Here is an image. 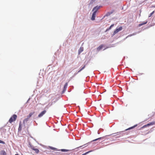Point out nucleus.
Returning a JSON list of instances; mask_svg holds the SVG:
<instances>
[{
	"instance_id": "f8f14e48",
	"label": "nucleus",
	"mask_w": 155,
	"mask_h": 155,
	"mask_svg": "<svg viewBox=\"0 0 155 155\" xmlns=\"http://www.w3.org/2000/svg\"><path fill=\"white\" fill-rule=\"evenodd\" d=\"M114 24H112L110 25V26L106 30V31H105V32H106L108 31H109L110 29H111V28L114 26Z\"/></svg>"
},
{
	"instance_id": "4d7b16f0",
	"label": "nucleus",
	"mask_w": 155,
	"mask_h": 155,
	"mask_svg": "<svg viewBox=\"0 0 155 155\" xmlns=\"http://www.w3.org/2000/svg\"><path fill=\"white\" fill-rule=\"evenodd\" d=\"M40 145L41 146H43V145L42 144H40Z\"/></svg>"
},
{
	"instance_id": "7c9ffc66",
	"label": "nucleus",
	"mask_w": 155,
	"mask_h": 155,
	"mask_svg": "<svg viewBox=\"0 0 155 155\" xmlns=\"http://www.w3.org/2000/svg\"><path fill=\"white\" fill-rule=\"evenodd\" d=\"M89 78H90V77L89 76H88L87 77H86V80L85 81L86 82H87L88 81H89Z\"/></svg>"
},
{
	"instance_id": "ea45409f",
	"label": "nucleus",
	"mask_w": 155,
	"mask_h": 155,
	"mask_svg": "<svg viewBox=\"0 0 155 155\" xmlns=\"http://www.w3.org/2000/svg\"><path fill=\"white\" fill-rule=\"evenodd\" d=\"M29 145H30L31 149H32V147H34L33 146H32L30 143H29Z\"/></svg>"
},
{
	"instance_id": "a878e982",
	"label": "nucleus",
	"mask_w": 155,
	"mask_h": 155,
	"mask_svg": "<svg viewBox=\"0 0 155 155\" xmlns=\"http://www.w3.org/2000/svg\"><path fill=\"white\" fill-rule=\"evenodd\" d=\"M137 126V124H136L134 125L133 126L130 127V129L131 130V129H133L135 127H136Z\"/></svg>"
},
{
	"instance_id": "e2e57ef3",
	"label": "nucleus",
	"mask_w": 155,
	"mask_h": 155,
	"mask_svg": "<svg viewBox=\"0 0 155 155\" xmlns=\"http://www.w3.org/2000/svg\"><path fill=\"white\" fill-rule=\"evenodd\" d=\"M70 92V90H69L68 92Z\"/></svg>"
},
{
	"instance_id": "c9c22d12",
	"label": "nucleus",
	"mask_w": 155,
	"mask_h": 155,
	"mask_svg": "<svg viewBox=\"0 0 155 155\" xmlns=\"http://www.w3.org/2000/svg\"><path fill=\"white\" fill-rule=\"evenodd\" d=\"M99 130L100 132H103L104 131V129L102 128H101L99 129Z\"/></svg>"
},
{
	"instance_id": "bb28decb",
	"label": "nucleus",
	"mask_w": 155,
	"mask_h": 155,
	"mask_svg": "<svg viewBox=\"0 0 155 155\" xmlns=\"http://www.w3.org/2000/svg\"><path fill=\"white\" fill-rule=\"evenodd\" d=\"M92 142V146H94L95 145H96V144H97L98 143V142Z\"/></svg>"
},
{
	"instance_id": "dca6fc26",
	"label": "nucleus",
	"mask_w": 155,
	"mask_h": 155,
	"mask_svg": "<svg viewBox=\"0 0 155 155\" xmlns=\"http://www.w3.org/2000/svg\"><path fill=\"white\" fill-rule=\"evenodd\" d=\"M103 45H100L97 48V50L98 51H99L101 50L103 47Z\"/></svg>"
},
{
	"instance_id": "09e8293b",
	"label": "nucleus",
	"mask_w": 155,
	"mask_h": 155,
	"mask_svg": "<svg viewBox=\"0 0 155 155\" xmlns=\"http://www.w3.org/2000/svg\"><path fill=\"white\" fill-rule=\"evenodd\" d=\"M73 78H74V77H73V76H72L71 77H70V80L71 79H72Z\"/></svg>"
},
{
	"instance_id": "f257e3e1",
	"label": "nucleus",
	"mask_w": 155,
	"mask_h": 155,
	"mask_svg": "<svg viewBox=\"0 0 155 155\" xmlns=\"http://www.w3.org/2000/svg\"><path fill=\"white\" fill-rule=\"evenodd\" d=\"M122 29V27L121 26H120L119 27H117L114 30L113 33L111 35L112 37H113L115 34L117 33L119 31H121Z\"/></svg>"
},
{
	"instance_id": "72a5a7b5",
	"label": "nucleus",
	"mask_w": 155,
	"mask_h": 155,
	"mask_svg": "<svg viewBox=\"0 0 155 155\" xmlns=\"http://www.w3.org/2000/svg\"><path fill=\"white\" fill-rule=\"evenodd\" d=\"M79 72H78V71L77 72H75L74 74L73 75V77H74L75 76H76L78 73Z\"/></svg>"
},
{
	"instance_id": "ddd939ff",
	"label": "nucleus",
	"mask_w": 155,
	"mask_h": 155,
	"mask_svg": "<svg viewBox=\"0 0 155 155\" xmlns=\"http://www.w3.org/2000/svg\"><path fill=\"white\" fill-rule=\"evenodd\" d=\"M1 155H7V153L5 150H2L0 151Z\"/></svg>"
},
{
	"instance_id": "f3484780",
	"label": "nucleus",
	"mask_w": 155,
	"mask_h": 155,
	"mask_svg": "<svg viewBox=\"0 0 155 155\" xmlns=\"http://www.w3.org/2000/svg\"><path fill=\"white\" fill-rule=\"evenodd\" d=\"M35 113V112H33L30 113L27 116V117L29 118Z\"/></svg>"
},
{
	"instance_id": "6e6d98bb",
	"label": "nucleus",
	"mask_w": 155,
	"mask_h": 155,
	"mask_svg": "<svg viewBox=\"0 0 155 155\" xmlns=\"http://www.w3.org/2000/svg\"><path fill=\"white\" fill-rule=\"evenodd\" d=\"M129 70H130V71H132V69H131V68H130V69H129Z\"/></svg>"
},
{
	"instance_id": "c85d7f7f",
	"label": "nucleus",
	"mask_w": 155,
	"mask_h": 155,
	"mask_svg": "<svg viewBox=\"0 0 155 155\" xmlns=\"http://www.w3.org/2000/svg\"><path fill=\"white\" fill-rule=\"evenodd\" d=\"M84 146V145H83L81 146H80L79 147H77V148H75L74 149L76 151H78V149L79 148L81 147H82Z\"/></svg>"
},
{
	"instance_id": "c756f323",
	"label": "nucleus",
	"mask_w": 155,
	"mask_h": 155,
	"mask_svg": "<svg viewBox=\"0 0 155 155\" xmlns=\"http://www.w3.org/2000/svg\"><path fill=\"white\" fill-rule=\"evenodd\" d=\"M111 135V134H110V135H106V136H105L101 137V138H102L101 140H104V139H105V137H107V136H110Z\"/></svg>"
},
{
	"instance_id": "bf43d9fd",
	"label": "nucleus",
	"mask_w": 155,
	"mask_h": 155,
	"mask_svg": "<svg viewBox=\"0 0 155 155\" xmlns=\"http://www.w3.org/2000/svg\"><path fill=\"white\" fill-rule=\"evenodd\" d=\"M15 155H19L18 153L16 154Z\"/></svg>"
},
{
	"instance_id": "f03ea898",
	"label": "nucleus",
	"mask_w": 155,
	"mask_h": 155,
	"mask_svg": "<svg viewBox=\"0 0 155 155\" xmlns=\"http://www.w3.org/2000/svg\"><path fill=\"white\" fill-rule=\"evenodd\" d=\"M17 117V115L16 114H13L10 118L9 122L10 123H12V122L15 121L16 120Z\"/></svg>"
},
{
	"instance_id": "a18cd8bd",
	"label": "nucleus",
	"mask_w": 155,
	"mask_h": 155,
	"mask_svg": "<svg viewBox=\"0 0 155 155\" xmlns=\"http://www.w3.org/2000/svg\"><path fill=\"white\" fill-rule=\"evenodd\" d=\"M3 131V132L5 133L6 132V129H4Z\"/></svg>"
},
{
	"instance_id": "4c0bfd02",
	"label": "nucleus",
	"mask_w": 155,
	"mask_h": 155,
	"mask_svg": "<svg viewBox=\"0 0 155 155\" xmlns=\"http://www.w3.org/2000/svg\"><path fill=\"white\" fill-rule=\"evenodd\" d=\"M65 91L63 89L62 91L61 92V94H63L65 92Z\"/></svg>"
},
{
	"instance_id": "4be33fe9",
	"label": "nucleus",
	"mask_w": 155,
	"mask_h": 155,
	"mask_svg": "<svg viewBox=\"0 0 155 155\" xmlns=\"http://www.w3.org/2000/svg\"><path fill=\"white\" fill-rule=\"evenodd\" d=\"M149 126H152L155 124V121L150 122L148 123Z\"/></svg>"
},
{
	"instance_id": "b1692460",
	"label": "nucleus",
	"mask_w": 155,
	"mask_h": 155,
	"mask_svg": "<svg viewBox=\"0 0 155 155\" xmlns=\"http://www.w3.org/2000/svg\"><path fill=\"white\" fill-rule=\"evenodd\" d=\"M94 150H90V151H89L87 152L84 153H83V154L84 155H87V154L91 152H93V151H94Z\"/></svg>"
},
{
	"instance_id": "f704fd0d",
	"label": "nucleus",
	"mask_w": 155,
	"mask_h": 155,
	"mask_svg": "<svg viewBox=\"0 0 155 155\" xmlns=\"http://www.w3.org/2000/svg\"><path fill=\"white\" fill-rule=\"evenodd\" d=\"M135 34H134V33H133V34H130V35H129L126 38H127V37H130L131 36H132L133 35H135Z\"/></svg>"
},
{
	"instance_id": "9b49d317",
	"label": "nucleus",
	"mask_w": 155,
	"mask_h": 155,
	"mask_svg": "<svg viewBox=\"0 0 155 155\" xmlns=\"http://www.w3.org/2000/svg\"><path fill=\"white\" fill-rule=\"evenodd\" d=\"M32 149L33 150L35 151V153L36 154H38L39 153V150L35 148L34 147H32Z\"/></svg>"
},
{
	"instance_id": "8fccbe9b",
	"label": "nucleus",
	"mask_w": 155,
	"mask_h": 155,
	"mask_svg": "<svg viewBox=\"0 0 155 155\" xmlns=\"http://www.w3.org/2000/svg\"><path fill=\"white\" fill-rule=\"evenodd\" d=\"M125 59V57L124 56L122 60H124Z\"/></svg>"
},
{
	"instance_id": "0eeeda50",
	"label": "nucleus",
	"mask_w": 155,
	"mask_h": 155,
	"mask_svg": "<svg viewBox=\"0 0 155 155\" xmlns=\"http://www.w3.org/2000/svg\"><path fill=\"white\" fill-rule=\"evenodd\" d=\"M97 13L93 12L92 15L91 20L92 21L95 20L96 16V14Z\"/></svg>"
},
{
	"instance_id": "20e7f679",
	"label": "nucleus",
	"mask_w": 155,
	"mask_h": 155,
	"mask_svg": "<svg viewBox=\"0 0 155 155\" xmlns=\"http://www.w3.org/2000/svg\"><path fill=\"white\" fill-rule=\"evenodd\" d=\"M127 134V133H125V131L124 130L123 131H121L119 132H117V133H116L114 134H111V135H113L114 134H116L115 135L113 136H115L117 135H121V136H123L124 134Z\"/></svg>"
},
{
	"instance_id": "69168bd1",
	"label": "nucleus",
	"mask_w": 155,
	"mask_h": 155,
	"mask_svg": "<svg viewBox=\"0 0 155 155\" xmlns=\"http://www.w3.org/2000/svg\"><path fill=\"white\" fill-rule=\"evenodd\" d=\"M21 155H23L22 154H21Z\"/></svg>"
},
{
	"instance_id": "79ce46f5",
	"label": "nucleus",
	"mask_w": 155,
	"mask_h": 155,
	"mask_svg": "<svg viewBox=\"0 0 155 155\" xmlns=\"http://www.w3.org/2000/svg\"><path fill=\"white\" fill-rule=\"evenodd\" d=\"M97 139H98V140H101L102 138H101V137H100L97 138Z\"/></svg>"
},
{
	"instance_id": "de8ad7c7",
	"label": "nucleus",
	"mask_w": 155,
	"mask_h": 155,
	"mask_svg": "<svg viewBox=\"0 0 155 155\" xmlns=\"http://www.w3.org/2000/svg\"><path fill=\"white\" fill-rule=\"evenodd\" d=\"M141 12V10H140V14H139V16H140V13Z\"/></svg>"
},
{
	"instance_id": "5701e85b",
	"label": "nucleus",
	"mask_w": 155,
	"mask_h": 155,
	"mask_svg": "<svg viewBox=\"0 0 155 155\" xmlns=\"http://www.w3.org/2000/svg\"><path fill=\"white\" fill-rule=\"evenodd\" d=\"M96 0H90L89 3L88 4V5L90 6Z\"/></svg>"
},
{
	"instance_id": "052dcab7",
	"label": "nucleus",
	"mask_w": 155,
	"mask_h": 155,
	"mask_svg": "<svg viewBox=\"0 0 155 155\" xmlns=\"http://www.w3.org/2000/svg\"><path fill=\"white\" fill-rule=\"evenodd\" d=\"M126 68H128V67H126Z\"/></svg>"
},
{
	"instance_id": "5fc2aeb1",
	"label": "nucleus",
	"mask_w": 155,
	"mask_h": 155,
	"mask_svg": "<svg viewBox=\"0 0 155 155\" xmlns=\"http://www.w3.org/2000/svg\"><path fill=\"white\" fill-rule=\"evenodd\" d=\"M34 122H35L36 123V125H37L38 124H37V123H36L35 121H35H34Z\"/></svg>"
},
{
	"instance_id": "0e129e2a",
	"label": "nucleus",
	"mask_w": 155,
	"mask_h": 155,
	"mask_svg": "<svg viewBox=\"0 0 155 155\" xmlns=\"http://www.w3.org/2000/svg\"><path fill=\"white\" fill-rule=\"evenodd\" d=\"M81 155H84L83 154H82Z\"/></svg>"
},
{
	"instance_id": "9d476101",
	"label": "nucleus",
	"mask_w": 155,
	"mask_h": 155,
	"mask_svg": "<svg viewBox=\"0 0 155 155\" xmlns=\"http://www.w3.org/2000/svg\"><path fill=\"white\" fill-rule=\"evenodd\" d=\"M147 21H143L141 22V23L139 24L138 25V26L139 27H140L143 25L146 24L147 23Z\"/></svg>"
},
{
	"instance_id": "6e6552de",
	"label": "nucleus",
	"mask_w": 155,
	"mask_h": 155,
	"mask_svg": "<svg viewBox=\"0 0 155 155\" xmlns=\"http://www.w3.org/2000/svg\"><path fill=\"white\" fill-rule=\"evenodd\" d=\"M98 139H97H97H94V140L91 141L90 142H88L87 143H86L84 145H86V146H85L84 147H86L87 146L88 144H90L91 143H92L93 142L96 141H98Z\"/></svg>"
},
{
	"instance_id": "393cba45",
	"label": "nucleus",
	"mask_w": 155,
	"mask_h": 155,
	"mask_svg": "<svg viewBox=\"0 0 155 155\" xmlns=\"http://www.w3.org/2000/svg\"><path fill=\"white\" fill-rule=\"evenodd\" d=\"M29 118L27 117V118H25L23 121V124H25V122H27L29 120Z\"/></svg>"
},
{
	"instance_id": "680f3d73",
	"label": "nucleus",
	"mask_w": 155,
	"mask_h": 155,
	"mask_svg": "<svg viewBox=\"0 0 155 155\" xmlns=\"http://www.w3.org/2000/svg\"><path fill=\"white\" fill-rule=\"evenodd\" d=\"M70 92V90H69L68 92Z\"/></svg>"
},
{
	"instance_id": "2f4dec72",
	"label": "nucleus",
	"mask_w": 155,
	"mask_h": 155,
	"mask_svg": "<svg viewBox=\"0 0 155 155\" xmlns=\"http://www.w3.org/2000/svg\"><path fill=\"white\" fill-rule=\"evenodd\" d=\"M86 104L88 106H91V103H89V102L87 101L86 102Z\"/></svg>"
},
{
	"instance_id": "6ab92c4d",
	"label": "nucleus",
	"mask_w": 155,
	"mask_h": 155,
	"mask_svg": "<svg viewBox=\"0 0 155 155\" xmlns=\"http://www.w3.org/2000/svg\"><path fill=\"white\" fill-rule=\"evenodd\" d=\"M83 51V48L81 47L79 49L78 51V54H80Z\"/></svg>"
},
{
	"instance_id": "c03bdc74",
	"label": "nucleus",
	"mask_w": 155,
	"mask_h": 155,
	"mask_svg": "<svg viewBox=\"0 0 155 155\" xmlns=\"http://www.w3.org/2000/svg\"><path fill=\"white\" fill-rule=\"evenodd\" d=\"M143 74L142 73H139V74H138L137 75H142Z\"/></svg>"
},
{
	"instance_id": "58836bf2",
	"label": "nucleus",
	"mask_w": 155,
	"mask_h": 155,
	"mask_svg": "<svg viewBox=\"0 0 155 155\" xmlns=\"http://www.w3.org/2000/svg\"><path fill=\"white\" fill-rule=\"evenodd\" d=\"M29 145H30L31 149H32V147H34L33 146H32L30 143H29Z\"/></svg>"
},
{
	"instance_id": "2eb2a0df",
	"label": "nucleus",
	"mask_w": 155,
	"mask_h": 155,
	"mask_svg": "<svg viewBox=\"0 0 155 155\" xmlns=\"http://www.w3.org/2000/svg\"><path fill=\"white\" fill-rule=\"evenodd\" d=\"M70 150L66 149H61L58 150V151H61L63 152H66L70 151Z\"/></svg>"
},
{
	"instance_id": "37998d69",
	"label": "nucleus",
	"mask_w": 155,
	"mask_h": 155,
	"mask_svg": "<svg viewBox=\"0 0 155 155\" xmlns=\"http://www.w3.org/2000/svg\"><path fill=\"white\" fill-rule=\"evenodd\" d=\"M101 132L99 131V130L97 131L98 134H100Z\"/></svg>"
},
{
	"instance_id": "864d4df0",
	"label": "nucleus",
	"mask_w": 155,
	"mask_h": 155,
	"mask_svg": "<svg viewBox=\"0 0 155 155\" xmlns=\"http://www.w3.org/2000/svg\"><path fill=\"white\" fill-rule=\"evenodd\" d=\"M152 7L155 8V5H152Z\"/></svg>"
},
{
	"instance_id": "3c124183",
	"label": "nucleus",
	"mask_w": 155,
	"mask_h": 155,
	"mask_svg": "<svg viewBox=\"0 0 155 155\" xmlns=\"http://www.w3.org/2000/svg\"><path fill=\"white\" fill-rule=\"evenodd\" d=\"M33 139L36 142L38 143V142L36 141V140L35 138H34V139Z\"/></svg>"
},
{
	"instance_id": "a211bd4d",
	"label": "nucleus",
	"mask_w": 155,
	"mask_h": 155,
	"mask_svg": "<svg viewBox=\"0 0 155 155\" xmlns=\"http://www.w3.org/2000/svg\"><path fill=\"white\" fill-rule=\"evenodd\" d=\"M149 126L148 124H147L145 125L144 126H143L142 127H140V130H142L143 128H144L145 127H147Z\"/></svg>"
},
{
	"instance_id": "39448f33",
	"label": "nucleus",
	"mask_w": 155,
	"mask_h": 155,
	"mask_svg": "<svg viewBox=\"0 0 155 155\" xmlns=\"http://www.w3.org/2000/svg\"><path fill=\"white\" fill-rule=\"evenodd\" d=\"M46 110H44L41 111L38 115L37 117L34 118V119H36V118H40L42 117L46 112Z\"/></svg>"
},
{
	"instance_id": "cd10ccee",
	"label": "nucleus",
	"mask_w": 155,
	"mask_h": 155,
	"mask_svg": "<svg viewBox=\"0 0 155 155\" xmlns=\"http://www.w3.org/2000/svg\"><path fill=\"white\" fill-rule=\"evenodd\" d=\"M154 12H155L154 11H153L149 15L148 17L149 18V17H151L152 16V15L154 13Z\"/></svg>"
},
{
	"instance_id": "412c9836",
	"label": "nucleus",
	"mask_w": 155,
	"mask_h": 155,
	"mask_svg": "<svg viewBox=\"0 0 155 155\" xmlns=\"http://www.w3.org/2000/svg\"><path fill=\"white\" fill-rule=\"evenodd\" d=\"M49 147L52 150H55L56 151H58V149L56 148L53 147H52L50 146Z\"/></svg>"
},
{
	"instance_id": "13d9d810",
	"label": "nucleus",
	"mask_w": 155,
	"mask_h": 155,
	"mask_svg": "<svg viewBox=\"0 0 155 155\" xmlns=\"http://www.w3.org/2000/svg\"><path fill=\"white\" fill-rule=\"evenodd\" d=\"M150 27V26H148L146 28H145L144 29H146V28H149Z\"/></svg>"
},
{
	"instance_id": "4468645a",
	"label": "nucleus",
	"mask_w": 155,
	"mask_h": 155,
	"mask_svg": "<svg viewBox=\"0 0 155 155\" xmlns=\"http://www.w3.org/2000/svg\"><path fill=\"white\" fill-rule=\"evenodd\" d=\"M68 85V83L67 82L66 83L64 86L63 89L66 91L67 87Z\"/></svg>"
},
{
	"instance_id": "e433bc0d",
	"label": "nucleus",
	"mask_w": 155,
	"mask_h": 155,
	"mask_svg": "<svg viewBox=\"0 0 155 155\" xmlns=\"http://www.w3.org/2000/svg\"><path fill=\"white\" fill-rule=\"evenodd\" d=\"M130 127L125 129V130H124V131H125V132L126 131H127L128 130H130Z\"/></svg>"
},
{
	"instance_id": "603ef678",
	"label": "nucleus",
	"mask_w": 155,
	"mask_h": 155,
	"mask_svg": "<svg viewBox=\"0 0 155 155\" xmlns=\"http://www.w3.org/2000/svg\"><path fill=\"white\" fill-rule=\"evenodd\" d=\"M30 137L32 139H34V138L33 137H32L30 136Z\"/></svg>"
},
{
	"instance_id": "473e14b6",
	"label": "nucleus",
	"mask_w": 155,
	"mask_h": 155,
	"mask_svg": "<svg viewBox=\"0 0 155 155\" xmlns=\"http://www.w3.org/2000/svg\"><path fill=\"white\" fill-rule=\"evenodd\" d=\"M0 143H1V144H5V143L4 141H3L2 140H0Z\"/></svg>"
},
{
	"instance_id": "a19ab883",
	"label": "nucleus",
	"mask_w": 155,
	"mask_h": 155,
	"mask_svg": "<svg viewBox=\"0 0 155 155\" xmlns=\"http://www.w3.org/2000/svg\"><path fill=\"white\" fill-rule=\"evenodd\" d=\"M120 137H121V135H119V136H116V138H118Z\"/></svg>"
},
{
	"instance_id": "1a4fd4ad",
	"label": "nucleus",
	"mask_w": 155,
	"mask_h": 155,
	"mask_svg": "<svg viewBox=\"0 0 155 155\" xmlns=\"http://www.w3.org/2000/svg\"><path fill=\"white\" fill-rule=\"evenodd\" d=\"M22 125L21 124V122L20 121L19 123V127L18 129V132H19L21 131L22 129Z\"/></svg>"
},
{
	"instance_id": "aec40b11",
	"label": "nucleus",
	"mask_w": 155,
	"mask_h": 155,
	"mask_svg": "<svg viewBox=\"0 0 155 155\" xmlns=\"http://www.w3.org/2000/svg\"><path fill=\"white\" fill-rule=\"evenodd\" d=\"M85 65H84L82 67L80 68L79 70L78 71V72H80L81 71L83 70L85 67Z\"/></svg>"
},
{
	"instance_id": "423d86ee",
	"label": "nucleus",
	"mask_w": 155,
	"mask_h": 155,
	"mask_svg": "<svg viewBox=\"0 0 155 155\" xmlns=\"http://www.w3.org/2000/svg\"><path fill=\"white\" fill-rule=\"evenodd\" d=\"M114 12V10H112L110 12H107L105 15L103 17V18L102 19H104L105 17H107L110 15L111 14H112L113 12Z\"/></svg>"
},
{
	"instance_id": "49530a36",
	"label": "nucleus",
	"mask_w": 155,
	"mask_h": 155,
	"mask_svg": "<svg viewBox=\"0 0 155 155\" xmlns=\"http://www.w3.org/2000/svg\"><path fill=\"white\" fill-rule=\"evenodd\" d=\"M30 98L28 99V100H27V101L26 102V103H28V101L30 100Z\"/></svg>"
},
{
	"instance_id": "7ed1b4c3",
	"label": "nucleus",
	"mask_w": 155,
	"mask_h": 155,
	"mask_svg": "<svg viewBox=\"0 0 155 155\" xmlns=\"http://www.w3.org/2000/svg\"><path fill=\"white\" fill-rule=\"evenodd\" d=\"M102 6L101 5H97L93 8L92 11L97 13L98 10L101 8Z\"/></svg>"
}]
</instances>
